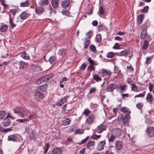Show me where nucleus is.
<instances>
[{
	"instance_id": "obj_43",
	"label": "nucleus",
	"mask_w": 154,
	"mask_h": 154,
	"mask_svg": "<svg viewBox=\"0 0 154 154\" xmlns=\"http://www.w3.org/2000/svg\"><path fill=\"white\" fill-rule=\"evenodd\" d=\"M99 13H98V14L100 15H103L105 14L104 10L103 9V7L102 6L99 7Z\"/></svg>"
},
{
	"instance_id": "obj_62",
	"label": "nucleus",
	"mask_w": 154,
	"mask_h": 154,
	"mask_svg": "<svg viewBox=\"0 0 154 154\" xmlns=\"http://www.w3.org/2000/svg\"><path fill=\"white\" fill-rule=\"evenodd\" d=\"M96 90L95 87H91L88 92V94H91L94 93Z\"/></svg>"
},
{
	"instance_id": "obj_42",
	"label": "nucleus",
	"mask_w": 154,
	"mask_h": 154,
	"mask_svg": "<svg viewBox=\"0 0 154 154\" xmlns=\"http://www.w3.org/2000/svg\"><path fill=\"white\" fill-rule=\"evenodd\" d=\"M134 71V68L131 64L129 66H128L127 67V72H133Z\"/></svg>"
},
{
	"instance_id": "obj_13",
	"label": "nucleus",
	"mask_w": 154,
	"mask_h": 154,
	"mask_svg": "<svg viewBox=\"0 0 154 154\" xmlns=\"http://www.w3.org/2000/svg\"><path fill=\"white\" fill-rule=\"evenodd\" d=\"M8 115L5 118L2 123V125L4 127H7L9 126L11 124V120L8 118Z\"/></svg>"
},
{
	"instance_id": "obj_34",
	"label": "nucleus",
	"mask_w": 154,
	"mask_h": 154,
	"mask_svg": "<svg viewBox=\"0 0 154 154\" xmlns=\"http://www.w3.org/2000/svg\"><path fill=\"white\" fill-rule=\"evenodd\" d=\"M71 122V121L70 120L67 118L62 121V124L64 126H66L69 124Z\"/></svg>"
},
{
	"instance_id": "obj_60",
	"label": "nucleus",
	"mask_w": 154,
	"mask_h": 154,
	"mask_svg": "<svg viewBox=\"0 0 154 154\" xmlns=\"http://www.w3.org/2000/svg\"><path fill=\"white\" fill-rule=\"evenodd\" d=\"M67 108L66 109V111H67L68 112L71 111L73 107L72 106L70 103H67Z\"/></svg>"
},
{
	"instance_id": "obj_26",
	"label": "nucleus",
	"mask_w": 154,
	"mask_h": 154,
	"mask_svg": "<svg viewBox=\"0 0 154 154\" xmlns=\"http://www.w3.org/2000/svg\"><path fill=\"white\" fill-rule=\"evenodd\" d=\"M147 28H145L142 30L141 35V38L142 39H144L147 36Z\"/></svg>"
},
{
	"instance_id": "obj_8",
	"label": "nucleus",
	"mask_w": 154,
	"mask_h": 154,
	"mask_svg": "<svg viewBox=\"0 0 154 154\" xmlns=\"http://www.w3.org/2000/svg\"><path fill=\"white\" fill-rule=\"evenodd\" d=\"M146 131L147 135L149 137L154 136V127L147 126Z\"/></svg>"
},
{
	"instance_id": "obj_33",
	"label": "nucleus",
	"mask_w": 154,
	"mask_h": 154,
	"mask_svg": "<svg viewBox=\"0 0 154 154\" xmlns=\"http://www.w3.org/2000/svg\"><path fill=\"white\" fill-rule=\"evenodd\" d=\"M144 17V15L143 14H140L138 17L137 22L139 24H141L143 21V19Z\"/></svg>"
},
{
	"instance_id": "obj_37",
	"label": "nucleus",
	"mask_w": 154,
	"mask_h": 154,
	"mask_svg": "<svg viewBox=\"0 0 154 154\" xmlns=\"http://www.w3.org/2000/svg\"><path fill=\"white\" fill-rule=\"evenodd\" d=\"M65 103L66 102L62 98H61L60 100L57 102L56 104L57 106H60Z\"/></svg>"
},
{
	"instance_id": "obj_63",
	"label": "nucleus",
	"mask_w": 154,
	"mask_h": 154,
	"mask_svg": "<svg viewBox=\"0 0 154 154\" xmlns=\"http://www.w3.org/2000/svg\"><path fill=\"white\" fill-rule=\"evenodd\" d=\"M91 112L88 109H85L83 112V114H85L86 116H88L89 114H90Z\"/></svg>"
},
{
	"instance_id": "obj_29",
	"label": "nucleus",
	"mask_w": 154,
	"mask_h": 154,
	"mask_svg": "<svg viewBox=\"0 0 154 154\" xmlns=\"http://www.w3.org/2000/svg\"><path fill=\"white\" fill-rule=\"evenodd\" d=\"M44 12V8L41 6H39L35 9V12L37 14H42Z\"/></svg>"
},
{
	"instance_id": "obj_15",
	"label": "nucleus",
	"mask_w": 154,
	"mask_h": 154,
	"mask_svg": "<svg viewBox=\"0 0 154 154\" xmlns=\"http://www.w3.org/2000/svg\"><path fill=\"white\" fill-rule=\"evenodd\" d=\"M123 143L122 141L117 140L116 142L115 148L118 150H120L122 147Z\"/></svg>"
},
{
	"instance_id": "obj_39",
	"label": "nucleus",
	"mask_w": 154,
	"mask_h": 154,
	"mask_svg": "<svg viewBox=\"0 0 154 154\" xmlns=\"http://www.w3.org/2000/svg\"><path fill=\"white\" fill-rule=\"evenodd\" d=\"M49 2L48 0H41L40 4L41 5H48V4Z\"/></svg>"
},
{
	"instance_id": "obj_9",
	"label": "nucleus",
	"mask_w": 154,
	"mask_h": 154,
	"mask_svg": "<svg viewBox=\"0 0 154 154\" xmlns=\"http://www.w3.org/2000/svg\"><path fill=\"white\" fill-rule=\"evenodd\" d=\"M131 53L130 50L128 49H125V50L122 51L120 53H115L116 55L119 56H125L126 57H127Z\"/></svg>"
},
{
	"instance_id": "obj_50",
	"label": "nucleus",
	"mask_w": 154,
	"mask_h": 154,
	"mask_svg": "<svg viewBox=\"0 0 154 154\" xmlns=\"http://www.w3.org/2000/svg\"><path fill=\"white\" fill-rule=\"evenodd\" d=\"M84 130L81 129H78L76 130L74 132L75 134H82L84 133Z\"/></svg>"
},
{
	"instance_id": "obj_49",
	"label": "nucleus",
	"mask_w": 154,
	"mask_h": 154,
	"mask_svg": "<svg viewBox=\"0 0 154 154\" xmlns=\"http://www.w3.org/2000/svg\"><path fill=\"white\" fill-rule=\"evenodd\" d=\"M116 137L115 136L112 135V134L111 133L110 137H108V140L109 142H113Z\"/></svg>"
},
{
	"instance_id": "obj_41",
	"label": "nucleus",
	"mask_w": 154,
	"mask_h": 154,
	"mask_svg": "<svg viewBox=\"0 0 154 154\" xmlns=\"http://www.w3.org/2000/svg\"><path fill=\"white\" fill-rule=\"evenodd\" d=\"M29 4V1L28 0L26 1L25 2L21 3L20 4V7H27Z\"/></svg>"
},
{
	"instance_id": "obj_14",
	"label": "nucleus",
	"mask_w": 154,
	"mask_h": 154,
	"mask_svg": "<svg viewBox=\"0 0 154 154\" xmlns=\"http://www.w3.org/2000/svg\"><path fill=\"white\" fill-rule=\"evenodd\" d=\"M47 85L46 84L38 86L37 88V90L42 93L43 94L47 90Z\"/></svg>"
},
{
	"instance_id": "obj_25",
	"label": "nucleus",
	"mask_w": 154,
	"mask_h": 154,
	"mask_svg": "<svg viewBox=\"0 0 154 154\" xmlns=\"http://www.w3.org/2000/svg\"><path fill=\"white\" fill-rule=\"evenodd\" d=\"M8 28V26L3 23H1L0 25V32H6Z\"/></svg>"
},
{
	"instance_id": "obj_7",
	"label": "nucleus",
	"mask_w": 154,
	"mask_h": 154,
	"mask_svg": "<svg viewBox=\"0 0 154 154\" xmlns=\"http://www.w3.org/2000/svg\"><path fill=\"white\" fill-rule=\"evenodd\" d=\"M95 118V115L93 113L89 115L87 118L85 123L89 125H91Z\"/></svg>"
},
{
	"instance_id": "obj_55",
	"label": "nucleus",
	"mask_w": 154,
	"mask_h": 154,
	"mask_svg": "<svg viewBox=\"0 0 154 154\" xmlns=\"http://www.w3.org/2000/svg\"><path fill=\"white\" fill-rule=\"evenodd\" d=\"M101 135L94 134L92 135L91 138L93 140H96L99 138Z\"/></svg>"
},
{
	"instance_id": "obj_56",
	"label": "nucleus",
	"mask_w": 154,
	"mask_h": 154,
	"mask_svg": "<svg viewBox=\"0 0 154 154\" xmlns=\"http://www.w3.org/2000/svg\"><path fill=\"white\" fill-rule=\"evenodd\" d=\"M75 128V126H71L70 128H69L66 132L69 133H71L74 131Z\"/></svg>"
},
{
	"instance_id": "obj_22",
	"label": "nucleus",
	"mask_w": 154,
	"mask_h": 154,
	"mask_svg": "<svg viewBox=\"0 0 154 154\" xmlns=\"http://www.w3.org/2000/svg\"><path fill=\"white\" fill-rule=\"evenodd\" d=\"M121 112L125 114V115L130 116L131 111L130 109L126 107H123L120 110Z\"/></svg>"
},
{
	"instance_id": "obj_40",
	"label": "nucleus",
	"mask_w": 154,
	"mask_h": 154,
	"mask_svg": "<svg viewBox=\"0 0 154 154\" xmlns=\"http://www.w3.org/2000/svg\"><path fill=\"white\" fill-rule=\"evenodd\" d=\"M6 113L5 111H0V120L3 119L6 116Z\"/></svg>"
},
{
	"instance_id": "obj_3",
	"label": "nucleus",
	"mask_w": 154,
	"mask_h": 154,
	"mask_svg": "<svg viewBox=\"0 0 154 154\" xmlns=\"http://www.w3.org/2000/svg\"><path fill=\"white\" fill-rule=\"evenodd\" d=\"M13 110L14 113L17 114L21 117L24 118L25 117V111L21 107H16L13 109Z\"/></svg>"
},
{
	"instance_id": "obj_12",
	"label": "nucleus",
	"mask_w": 154,
	"mask_h": 154,
	"mask_svg": "<svg viewBox=\"0 0 154 154\" xmlns=\"http://www.w3.org/2000/svg\"><path fill=\"white\" fill-rule=\"evenodd\" d=\"M107 128V126L102 125H100L98 126L97 128L95 130V132H97L98 133H101L103 131L106 130Z\"/></svg>"
},
{
	"instance_id": "obj_54",
	"label": "nucleus",
	"mask_w": 154,
	"mask_h": 154,
	"mask_svg": "<svg viewBox=\"0 0 154 154\" xmlns=\"http://www.w3.org/2000/svg\"><path fill=\"white\" fill-rule=\"evenodd\" d=\"M86 36L87 37V38H91L93 35V32L91 31H90L86 33Z\"/></svg>"
},
{
	"instance_id": "obj_5",
	"label": "nucleus",
	"mask_w": 154,
	"mask_h": 154,
	"mask_svg": "<svg viewBox=\"0 0 154 154\" xmlns=\"http://www.w3.org/2000/svg\"><path fill=\"white\" fill-rule=\"evenodd\" d=\"M34 97L35 99L38 101H40L43 99L44 96L43 93L37 90L34 92Z\"/></svg>"
},
{
	"instance_id": "obj_23",
	"label": "nucleus",
	"mask_w": 154,
	"mask_h": 154,
	"mask_svg": "<svg viewBox=\"0 0 154 154\" xmlns=\"http://www.w3.org/2000/svg\"><path fill=\"white\" fill-rule=\"evenodd\" d=\"M95 145V143L94 141H90L88 143L87 146L88 148L90 150H92L94 148Z\"/></svg>"
},
{
	"instance_id": "obj_36",
	"label": "nucleus",
	"mask_w": 154,
	"mask_h": 154,
	"mask_svg": "<svg viewBox=\"0 0 154 154\" xmlns=\"http://www.w3.org/2000/svg\"><path fill=\"white\" fill-rule=\"evenodd\" d=\"M88 38H85V41L84 42V49H86L88 48V46L90 45L89 42L90 41L88 39Z\"/></svg>"
},
{
	"instance_id": "obj_20",
	"label": "nucleus",
	"mask_w": 154,
	"mask_h": 154,
	"mask_svg": "<svg viewBox=\"0 0 154 154\" xmlns=\"http://www.w3.org/2000/svg\"><path fill=\"white\" fill-rule=\"evenodd\" d=\"M51 2L52 7L54 9H56L58 8L59 4V0H51Z\"/></svg>"
},
{
	"instance_id": "obj_45",
	"label": "nucleus",
	"mask_w": 154,
	"mask_h": 154,
	"mask_svg": "<svg viewBox=\"0 0 154 154\" xmlns=\"http://www.w3.org/2000/svg\"><path fill=\"white\" fill-rule=\"evenodd\" d=\"M153 58L152 56L148 57H146L145 63L147 65L150 64L151 63L152 60Z\"/></svg>"
},
{
	"instance_id": "obj_17",
	"label": "nucleus",
	"mask_w": 154,
	"mask_h": 154,
	"mask_svg": "<svg viewBox=\"0 0 154 154\" xmlns=\"http://www.w3.org/2000/svg\"><path fill=\"white\" fill-rule=\"evenodd\" d=\"M31 15L30 13H27L26 11L23 12L20 15V18L23 20L26 19L29 16Z\"/></svg>"
},
{
	"instance_id": "obj_16",
	"label": "nucleus",
	"mask_w": 154,
	"mask_h": 154,
	"mask_svg": "<svg viewBox=\"0 0 154 154\" xmlns=\"http://www.w3.org/2000/svg\"><path fill=\"white\" fill-rule=\"evenodd\" d=\"M146 101L149 103L152 104L153 103V100L152 95L148 93L147 94L146 98Z\"/></svg>"
},
{
	"instance_id": "obj_47",
	"label": "nucleus",
	"mask_w": 154,
	"mask_h": 154,
	"mask_svg": "<svg viewBox=\"0 0 154 154\" xmlns=\"http://www.w3.org/2000/svg\"><path fill=\"white\" fill-rule=\"evenodd\" d=\"M146 93V91H144L142 93H140L139 94L136 95L134 96L135 98L138 97H143L145 95V94Z\"/></svg>"
},
{
	"instance_id": "obj_31",
	"label": "nucleus",
	"mask_w": 154,
	"mask_h": 154,
	"mask_svg": "<svg viewBox=\"0 0 154 154\" xmlns=\"http://www.w3.org/2000/svg\"><path fill=\"white\" fill-rule=\"evenodd\" d=\"M20 57H21L24 59L26 60H29L30 58L29 56L27 53L25 52V51H23L22 53L20 55Z\"/></svg>"
},
{
	"instance_id": "obj_6",
	"label": "nucleus",
	"mask_w": 154,
	"mask_h": 154,
	"mask_svg": "<svg viewBox=\"0 0 154 154\" xmlns=\"http://www.w3.org/2000/svg\"><path fill=\"white\" fill-rule=\"evenodd\" d=\"M118 87L117 85L115 83H112L107 85L105 90L107 92H113L114 90Z\"/></svg>"
},
{
	"instance_id": "obj_38",
	"label": "nucleus",
	"mask_w": 154,
	"mask_h": 154,
	"mask_svg": "<svg viewBox=\"0 0 154 154\" xmlns=\"http://www.w3.org/2000/svg\"><path fill=\"white\" fill-rule=\"evenodd\" d=\"M131 88L132 90L135 92H139L140 91L138 90V88L135 84H134L131 85Z\"/></svg>"
},
{
	"instance_id": "obj_28",
	"label": "nucleus",
	"mask_w": 154,
	"mask_h": 154,
	"mask_svg": "<svg viewBox=\"0 0 154 154\" xmlns=\"http://www.w3.org/2000/svg\"><path fill=\"white\" fill-rule=\"evenodd\" d=\"M62 150L60 148H54L52 151V154H61Z\"/></svg>"
},
{
	"instance_id": "obj_35",
	"label": "nucleus",
	"mask_w": 154,
	"mask_h": 154,
	"mask_svg": "<svg viewBox=\"0 0 154 154\" xmlns=\"http://www.w3.org/2000/svg\"><path fill=\"white\" fill-rule=\"evenodd\" d=\"M66 53V50L63 48L60 49L58 52V54L60 55L63 56Z\"/></svg>"
},
{
	"instance_id": "obj_46",
	"label": "nucleus",
	"mask_w": 154,
	"mask_h": 154,
	"mask_svg": "<svg viewBox=\"0 0 154 154\" xmlns=\"http://www.w3.org/2000/svg\"><path fill=\"white\" fill-rule=\"evenodd\" d=\"M9 16H10V15ZM9 22L11 26V29L14 28L16 26V25L13 23V19L11 18L10 16L9 17Z\"/></svg>"
},
{
	"instance_id": "obj_21",
	"label": "nucleus",
	"mask_w": 154,
	"mask_h": 154,
	"mask_svg": "<svg viewBox=\"0 0 154 154\" xmlns=\"http://www.w3.org/2000/svg\"><path fill=\"white\" fill-rule=\"evenodd\" d=\"M106 144L105 141L103 140L100 142L97 146V149L98 150L100 151L102 150L104 147V146Z\"/></svg>"
},
{
	"instance_id": "obj_64",
	"label": "nucleus",
	"mask_w": 154,
	"mask_h": 154,
	"mask_svg": "<svg viewBox=\"0 0 154 154\" xmlns=\"http://www.w3.org/2000/svg\"><path fill=\"white\" fill-rule=\"evenodd\" d=\"M149 9V7L148 6L144 7L142 11L143 13H146L148 12V10Z\"/></svg>"
},
{
	"instance_id": "obj_1",
	"label": "nucleus",
	"mask_w": 154,
	"mask_h": 154,
	"mask_svg": "<svg viewBox=\"0 0 154 154\" xmlns=\"http://www.w3.org/2000/svg\"><path fill=\"white\" fill-rule=\"evenodd\" d=\"M25 131L27 134L29 139L32 140H35L36 139V136L33 130L30 127L26 126Z\"/></svg>"
},
{
	"instance_id": "obj_24",
	"label": "nucleus",
	"mask_w": 154,
	"mask_h": 154,
	"mask_svg": "<svg viewBox=\"0 0 154 154\" xmlns=\"http://www.w3.org/2000/svg\"><path fill=\"white\" fill-rule=\"evenodd\" d=\"M70 3L69 0H63L61 2V6L64 8H66L69 6Z\"/></svg>"
},
{
	"instance_id": "obj_51",
	"label": "nucleus",
	"mask_w": 154,
	"mask_h": 154,
	"mask_svg": "<svg viewBox=\"0 0 154 154\" xmlns=\"http://www.w3.org/2000/svg\"><path fill=\"white\" fill-rule=\"evenodd\" d=\"M96 41L97 42H99L101 41L102 38L100 34L96 35L95 37Z\"/></svg>"
},
{
	"instance_id": "obj_44",
	"label": "nucleus",
	"mask_w": 154,
	"mask_h": 154,
	"mask_svg": "<svg viewBox=\"0 0 154 154\" xmlns=\"http://www.w3.org/2000/svg\"><path fill=\"white\" fill-rule=\"evenodd\" d=\"M56 57L54 56L51 57L48 59L50 63L51 64L53 63L56 60Z\"/></svg>"
},
{
	"instance_id": "obj_59",
	"label": "nucleus",
	"mask_w": 154,
	"mask_h": 154,
	"mask_svg": "<svg viewBox=\"0 0 154 154\" xmlns=\"http://www.w3.org/2000/svg\"><path fill=\"white\" fill-rule=\"evenodd\" d=\"M127 81L128 82V83L130 85H132L134 84V81L131 78H129L127 80Z\"/></svg>"
},
{
	"instance_id": "obj_19",
	"label": "nucleus",
	"mask_w": 154,
	"mask_h": 154,
	"mask_svg": "<svg viewBox=\"0 0 154 154\" xmlns=\"http://www.w3.org/2000/svg\"><path fill=\"white\" fill-rule=\"evenodd\" d=\"M19 65L20 69H24L27 67L28 64L23 61H20L19 62Z\"/></svg>"
},
{
	"instance_id": "obj_53",
	"label": "nucleus",
	"mask_w": 154,
	"mask_h": 154,
	"mask_svg": "<svg viewBox=\"0 0 154 154\" xmlns=\"http://www.w3.org/2000/svg\"><path fill=\"white\" fill-rule=\"evenodd\" d=\"M89 48L90 50L93 52H95L96 51V48L95 46L93 45H91L90 46Z\"/></svg>"
},
{
	"instance_id": "obj_11",
	"label": "nucleus",
	"mask_w": 154,
	"mask_h": 154,
	"mask_svg": "<svg viewBox=\"0 0 154 154\" xmlns=\"http://www.w3.org/2000/svg\"><path fill=\"white\" fill-rule=\"evenodd\" d=\"M111 133L116 137L120 136L121 133V130L119 128H115L113 129Z\"/></svg>"
},
{
	"instance_id": "obj_30",
	"label": "nucleus",
	"mask_w": 154,
	"mask_h": 154,
	"mask_svg": "<svg viewBox=\"0 0 154 154\" xmlns=\"http://www.w3.org/2000/svg\"><path fill=\"white\" fill-rule=\"evenodd\" d=\"M93 79L97 82H98L102 81L101 78L97 74H93Z\"/></svg>"
},
{
	"instance_id": "obj_58",
	"label": "nucleus",
	"mask_w": 154,
	"mask_h": 154,
	"mask_svg": "<svg viewBox=\"0 0 154 154\" xmlns=\"http://www.w3.org/2000/svg\"><path fill=\"white\" fill-rule=\"evenodd\" d=\"M17 10L16 8H14L12 9H11L10 11V12L12 14L13 16H14L16 14Z\"/></svg>"
},
{
	"instance_id": "obj_48",
	"label": "nucleus",
	"mask_w": 154,
	"mask_h": 154,
	"mask_svg": "<svg viewBox=\"0 0 154 154\" xmlns=\"http://www.w3.org/2000/svg\"><path fill=\"white\" fill-rule=\"evenodd\" d=\"M114 57V53L112 52H109L107 54L106 57L108 58H112Z\"/></svg>"
},
{
	"instance_id": "obj_4",
	"label": "nucleus",
	"mask_w": 154,
	"mask_h": 154,
	"mask_svg": "<svg viewBox=\"0 0 154 154\" xmlns=\"http://www.w3.org/2000/svg\"><path fill=\"white\" fill-rule=\"evenodd\" d=\"M112 72L109 69H101V76L102 77H106L107 79H109Z\"/></svg>"
},
{
	"instance_id": "obj_2",
	"label": "nucleus",
	"mask_w": 154,
	"mask_h": 154,
	"mask_svg": "<svg viewBox=\"0 0 154 154\" xmlns=\"http://www.w3.org/2000/svg\"><path fill=\"white\" fill-rule=\"evenodd\" d=\"M51 74H48V75L44 76L40 79H38L36 81V83L38 85L44 83L48 81L52 77Z\"/></svg>"
},
{
	"instance_id": "obj_10",
	"label": "nucleus",
	"mask_w": 154,
	"mask_h": 154,
	"mask_svg": "<svg viewBox=\"0 0 154 154\" xmlns=\"http://www.w3.org/2000/svg\"><path fill=\"white\" fill-rule=\"evenodd\" d=\"M121 117H120L119 119L118 118V119L119 121H120L122 120V122L123 125L125 126L126 125L128 122V119L130 118V116L125 115L124 117H122V115H121ZM119 116L118 117V118Z\"/></svg>"
},
{
	"instance_id": "obj_61",
	"label": "nucleus",
	"mask_w": 154,
	"mask_h": 154,
	"mask_svg": "<svg viewBox=\"0 0 154 154\" xmlns=\"http://www.w3.org/2000/svg\"><path fill=\"white\" fill-rule=\"evenodd\" d=\"M127 87V85H120L119 87V88L120 90L122 91H124Z\"/></svg>"
},
{
	"instance_id": "obj_52",
	"label": "nucleus",
	"mask_w": 154,
	"mask_h": 154,
	"mask_svg": "<svg viewBox=\"0 0 154 154\" xmlns=\"http://www.w3.org/2000/svg\"><path fill=\"white\" fill-rule=\"evenodd\" d=\"M16 121L19 123H24L29 121V120L28 118L23 119H17Z\"/></svg>"
},
{
	"instance_id": "obj_18",
	"label": "nucleus",
	"mask_w": 154,
	"mask_h": 154,
	"mask_svg": "<svg viewBox=\"0 0 154 154\" xmlns=\"http://www.w3.org/2000/svg\"><path fill=\"white\" fill-rule=\"evenodd\" d=\"M140 45L142 50H146L149 46V42L146 39H145L143 41V44H141Z\"/></svg>"
},
{
	"instance_id": "obj_57",
	"label": "nucleus",
	"mask_w": 154,
	"mask_h": 154,
	"mask_svg": "<svg viewBox=\"0 0 154 154\" xmlns=\"http://www.w3.org/2000/svg\"><path fill=\"white\" fill-rule=\"evenodd\" d=\"M92 70H93L94 71H95V67L94 66H92L91 65H89L88 66V67L87 70L89 71H91Z\"/></svg>"
},
{
	"instance_id": "obj_27",
	"label": "nucleus",
	"mask_w": 154,
	"mask_h": 154,
	"mask_svg": "<svg viewBox=\"0 0 154 154\" xmlns=\"http://www.w3.org/2000/svg\"><path fill=\"white\" fill-rule=\"evenodd\" d=\"M17 137L15 134H11L8 136V140L9 141H16L17 140Z\"/></svg>"
},
{
	"instance_id": "obj_32",
	"label": "nucleus",
	"mask_w": 154,
	"mask_h": 154,
	"mask_svg": "<svg viewBox=\"0 0 154 154\" xmlns=\"http://www.w3.org/2000/svg\"><path fill=\"white\" fill-rule=\"evenodd\" d=\"M98 28L99 30L102 31L106 29V26L102 24L100 22L99 23L98 26Z\"/></svg>"
}]
</instances>
